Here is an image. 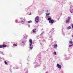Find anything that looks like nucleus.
Returning <instances> with one entry per match:
<instances>
[{
  "label": "nucleus",
  "mask_w": 73,
  "mask_h": 73,
  "mask_svg": "<svg viewBox=\"0 0 73 73\" xmlns=\"http://www.w3.org/2000/svg\"><path fill=\"white\" fill-rule=\"evenodd\" d=\"M35 21L37 23H38V21H39V17L38 16H37L35 17Z\"/></svg>",
  "instance_id": "f257e3e1"
},
{
  "label": "nucleus",
  "mask_w": 73,
  "mask_h": 73,
  "mask_svg": "<svg viewBox=\"0 0 73 73\" xmlns=\"http://www.w3.org/2000/svg\"><path fill=\"white\" fill-rule=\"evenodd\" d=\"M7 47V45L3 44L0 45V48H6Z\"/></svg>",
  "instance_id": "f03ea898"
},
{
  "label": "nucleus",
  "mask_w": 73,
  "mask_h": 73,
  "mask_svg": "<svg viewBox=\"0 0 73 73\" xmlns=\"http://www.w3.org/2000/svg\"><path fill=\"white\" fill-rule=\"evenodd\" d=\"M68 20H67L66 21V23H68L70 21V17H69L67 18Z\"/></svg>",
  "instance_id": "7ed1b4c3"
},
{
  "label": "nucleus",
  "mask_w": 73,
  "mask_h": 73,
  "mask_svg": "<svg viewBox=\"0 0 73 73\" xmlns=\"http://www.w3.org/2000/svg\"><path fill=\"white\" fill-rule=\"evenodd\" d=\"M29 42H30V46H32V44H33V42H32V40L31 39L29 40Z\"/></svg>",
  "instance_id": "20e7f679"
},
{
  "label": "nucleus",
  "mask_w": 73,
  "mask_h": 73,
  "mask_svg": "<svg viewBox=\"0 0 73 73\" xmlns=\"http://www.w3.org/2000/svg\"><path fill=\"white\" fill-rule=\"evenodd\" d=\"M69 42L70 44H71V45H69V47H71V46H73V41H72V40H71L69 41Z\"/></svg>",
  "instance_id": "39448f33"
},
{
  "label": "nucleus",
  "mask_w": 73,
  "mask_h": 73,
  "mask_svg": "<svg viewBox=\"0 0 73 73\" xmlns=\"http://www.w3.org/2000/svg\"><path fill=\"white\" fill-rule=\"evenodd\" d=\"M57 66L58 68H59V69H61V65L59 64L58 63L57 64Z\"/></svg>",
  "instance_id": "423d86ee"
},
{
  "label": "nucleus",
  "mask_w": 73,
  "mask_h": 73,
  "mask_svg": "<svg viewBox=\"0 0 73 73\" xmlns=\"http://www.w3.org/2000/svg\"><path fill=\"white\" fill-rule=\"evenodd\" d=\"M54 22V20H51L49 21V23H53Z\"/></svg>",
  "instance_id": "0eeeda50"
},
{
  "label": "nucleus",
  "mask_w": 73,
  "mask_h": 73,
  "mask_svg": "<svg viewBox=\"0 0 73 73\" xmlns=\"http://www.w3.org/2000/svg\"><path fill=\"white\" fill-rule=\"evenodd\" d=\"M54 48H57V45L56 44H54Z\"/></svg>",
  "instance_id": "6e6552de"
},
{
  "label": "nucleus",
  "mask_w": 73,
  "mask_h": 73,
  "mask_svg": "<svg viewBox=\"0 0 73 73\" xmlns=\"http://www.w3.org/2000/svg\"><path fill=\"white\" fill-rule=\"evenodd\" d=\"M36 29H35L33 30V33H36Z\"/></svg>",
  "instance_id": "1a4fd4ad"
},
{
  "label": "nucleus",
  "mask_w": 73,
  "mask_h": 73,
  "mask_svg": "<svg viewBox=\"0 0 73 73\" xmlns=\"http://www.w3.org/2000/svg\"><path fill=\"white\" fill-rule=\"evenodd\" d=\"M71 27L70 26H69L68 27L67 29H68V30H69V29H71Z\"/></svg>",
  "instance_id": "9d476101"
},
{
  "label": "nucleus",
  "mask_w": 73,
  "mask_h": 73,
  "mask_svg": "<svg viewBox=\"0 0 73 73\" xmlns=\"http://www.w3.org/2000/svg\"><path fill=\"white\" fill-rule=\"evenodd\" d=\"M46 16H49V15H50V13H46Z\"/></svg>",
  "instance_id": "9b49d317"
},
{
  "label": "nucleus",
  "mask_w": 73,
  "mask_h": 73,
  "mask_svg": "<svg viewBox=\"0 0 73 73\" xmlns=\"http://www.w3.org/2000/svg\"><path fill=\"white\" fill-rule=\"evenodd\" d=\"M28 23H32V21H28Z\"/></svg>",
  "instance_id": "f8f14e48"
},
{
  "label": "nucleus",
  "mask_w": 73,
  "mask_h": 73,
  "mask_svg": "<svg viewBox=\"0 0 73 73\" xmlns=\"http://www.w3.org/2000/svg\"><path fill=\"white\" fill-rule=\"evenodd\" d=\"M48 20L49 21H50V20H51V18H48Z\"/></svg>",
  "instance_id": "ddd939ff"
},
{
  "label": "nucleus",
  "mask_w": 73,
  "mask_h": 73,
  "mask_svg": "<svg viewBox=\"0 0 73 73\" xmlns=\"http://www.w3.org/2000/svg\"><path fill=\"white\" fill-rule=\"evenodd\" d=\"M13 45L14 46H17V44H13Z\"/></svg>",
  "instance_id": "4468645a"
},
{
  "label": "nucleus",
  "mask_w": 73,
  "mask_h": 73,
  "mask_svg": "<svg viewBox=\"0 0 73 73\" xmlns=\"http://www.w3.org/2000/svg\"><path fill=\"white\" fill-rule=\"evenodd\" d=\"M30 49L31 50L32 49H33V46H30Z\"/></svg>",
  "instance_id": "2eb2a0df"
},
{
  "label": "nucleus",
  "mask_w": 73,
  "mask_h": 73,
  "mask_svg": "<svg viewBox=\"0 0 73 73\" xmlns=\"http://www.w3.org/2000/svg\"><path fill=\"white\" fill-rule=\"evenodd\" d=\"M53 54H54V55H56V52H54V53H53Z\"/></svg>",
  "instance_id": "dca6fc26"
},
{
  "label": "nucleus",
  "mask_w": 73,
  "mask_h": 73,
  "mask_svg": "<svg viewBox=\"0 0 73 73\" xmlns=\"http://www.w3.org/2000/svg\"><path fill=\"white\" fill-rule=\"evenodd\" d=\"M4 62L6 65H8V64H7V62H6V61H5Z\"/></svg>",
  "instance_id": "f3484780"
},
{
  "label": "nucleus",
  "mask_w": 73,
  "mask_h": 73,
  "mask_svg": "<svg viewBox=\"0 0 73 73\" xmlns=\"http://www.w3.org/2000/svg\"><path fill=\"white\" fill-rule=\"evenodd\" d=\"M28 27H29V28H30V25H29L28 26Z\"/></svg>",
  "instance_id": "a211bd4d"
},
{
  "label": "nucleus",
  "mask_w": 73,
  "mask_h": 73,
  "mask_svg": "<svg viewBox=\"0 0 73 73\" xmlns=\"http://www.w3.org/2000/svg\"><path fill=\"white\" fill-rule=\"evenodd\" d=\"M46 12H48V10H47V11H46Z\"/></svg>",
  "instance_id": "6ab92c4d"
},
{
  "label": "nucleus",
  "mask_w": 73,
  "mask_h": 73,
  "mask_svg": "<svg viewBox=\"0 0 73 73\" xmlns=\"http://www.w3.org/2000/svg\"><path fill=\"white\" fill-rule=\"evenodd\" d=\"M29 15H31V13H30V14H29Z\"/></svg>",
  "instance_id": "aec40b11"
},
{
  "label": "nucleus",
  "mask_w": 73,
  "mask_h": 73,
  "mask_svg": "<svg viewBox=\"0 0 73 73\" xmlns=\"http://www.w3.org/2000/svg\"><path fill=\"white\" fill-rule=\"evenodd\" d=\"M72 37H73V35H72Z\"/></svg>",
  "instance_id": "412c9836"
},
{
  "label": "nucleus",
  "mask_w": 73,
  "mask_h": 73,
  "mask_svg": "<svg viewBox=\"0 0 73 73\" xmlns=\"http://www.w3.org/2000/svg\"><path fill=\"white\" fill-rule=\"evenodd\" d=\"M22 42V43H24V42Z\"/></svg>",
  "instance_id": "4be33fe9"
},
{
  "label": "nucleus",
  "mask_w": 73,
  "mask_h": 73,
  "mask_svg": "<svg viewBox=\"0 0 73 73\" xmlns=\"http://www.w3.org/2000/svg\"><path fill=\"white\" fill-rule=\"evenodd\" d=\"M21 19H22V18H21Z\"/></svg>",
  "instance_id": "5701e85b"
}]
</instances>
